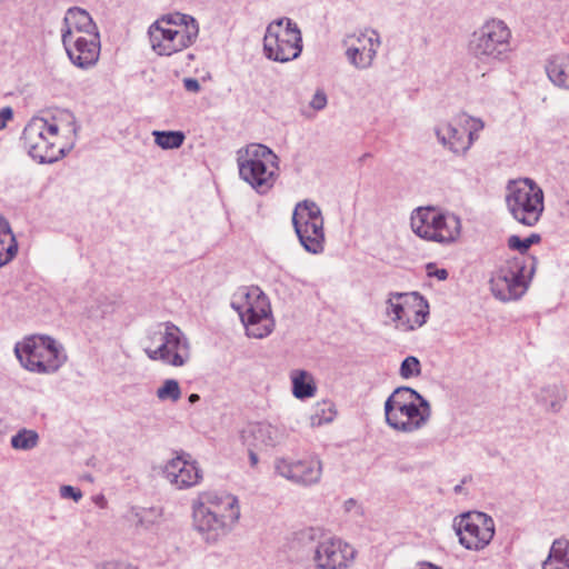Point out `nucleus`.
Segmentation results:
<instances>
[{"instance_id":"obj_1","label":"nucleus","mask_w":569,"mask_h":569,"mask_svg":"<svg viewBox=\"0 0 569 569\" xmlns=\"http://www.w3.org/2000/svg\"><path fill=\"white\" fill-rule=\"evenodd\" d=\"M239 517L238 499L230 493L203 492L192 506L193 528L209 545L223 538Z\"/></svg>"},{"instance_id":"obj_2","label":"nucleus","mask_w":569,"mask_h":569,"mask_svg":"<svg viewBox=\"0 0 569 569\" xmlns=\"http://www.w3.org/2000/svg\"><path fill=\"white\" fill-rule=\"evenodd\" d=\"M386 423L395 431L412 433L422 429L431 418L430 402L410 387H398L385 401Z\"/></svg>"},{"instance_id":"obj_3","label":"nucleus","mask_w":569,"mask_h":569,"mask_svg":"<svg viewBox=\"0 0 569 569\" xmlns=\"http://www.w3.org/2000/svg\"><path fill=\"white\" fill-rule=\"evenodd\" d=\"M14 355L26 370L40 375L54 373L67 361L63 347L49 336L23 338L16 343Z\"/></svg>"},{"instance_id":"obj_4","label":"nucleus","mask_w":569,"mask_h":569,"mask_svg":"<svg viewBox=\"0 0 569 569\" xmlns=\"http://www.w3.org/2000/svg\"><path fill=\"white\" fill-rule=\"evenodd\" d=\"M511 30L503 20L491 18L472 32L468 51L485 64L503 62L511 51Z\"/></svg>"},{"instance_id":"obj_5","label":"nucleus","mask_w":569,"mask_h":569,"mask_svg":"<svg viewBox=\"0 0 569 569\" xmlns=\"http://www.w3.org/2000/svg\"><path fill=\"white\" fill-rule=\"evenodd\" d=\"M147 341L144 352L151 360L172 367H182L190 360L189 340L172 322H161L150 329Z\"/></svg>"},{"instance_id":"obj_6","label":"nucleus","mask_w":569,"mask_h":569,"mask_svg":"<svg viewBox=\"0 0 569 569\" xmlns=\"http://www.w3.org/2000/svg\"><path fill=\"white\" fill-rule=\"evenodd\" d=\"M240 177L258 193H267L274 184L278 157L267 144H247L238 151Z\"/></svg>"},{"instance_id":"obj_7","label":"nucleus","mask_w":569,"mask_h":569,"mask_svg":"<svg viewBox=\"0 0 569 569\" xmlns=\"http://www.w3.org/2000/svg\"><path fill=\"white\" fill-rule=\"evenodd\" d=\"M231 307L238 312L249 337L261 339L271 333L270 302L258 287L240 288L232 297Z\"/></svg>"},{"instance_id":"obj_8","label":"nucleus","mask_w":569,"mask_h":569,"mask_svg":"<svg viewBox=\"0 0 569 569\" xmlns=\"http://www.w3.org/2000/svg\"><path fill=\"white\" fill-rule=\"evenodd\" d=\"M505 201L511 217L526 227H533L543 212V192L529 178L509 180Z\"/></svg>"},{"instance_id":"obj_9","label":"nucleus","mask_w":569,"mask_h":569,"mask_svg":"<svg viewBox=\"0 0 569 569\" xmlns=\"http://www.w3.org/2000/svg\"><path fill=\"white\" fill-rule=\"evenodd\" d=\"M264 56L272 61L288 62L302 52V36L290 18H279L270 22L263 38Z\"/></svg>"},{"instance_id":"obj_10","label":"nucleus","mask_w":569,"mask_h":569,"mask_svg":"<svg viewBox=\"0 0 569 569\" xmlns=\"http://www.w3.org/2000/svg\"><path fill=\"white\" fill-rule=\"evenodd\" d=\"M412 231L428 241L449 244L461 232L460 218L453 213H442L435 208H418L411 214Z\"/></svg>"},{"instance_id":"obj_11","label":"nucleus","mask_w":569,"mask_h":569,"mask_svg":"<svg viewBox=\"0 0 569 569\" xmlns=\"http://www.w3.org/2000/svg\"><path fill=\"white\" fill-rule=\"evenodd\" d=\"M325 220L320 207L311 200L298 202L292 212V226L303 249L312 254L325 250Z\"/></svg>"},{"instance_id":"obj_12","label":"nucleus","mask_w":569,"mask_h":569,"mask_svg":"<svg viewBox=\"0 0 569 569\" xmlns=\"http://www.w3.org/2000/svg\"><path fill=\"white\" fill-rule=\"evenodd\" d=\"M387 315L401 331H411L427 321L428 301L418 292H391L387 300Z\"/></svg>"},{"instance_id":"obj_13","label":"nucleus","mask_w":569,"mask_h":569,"mask_svg":"<svg viewBox=\"0 0 569 569\" xmlns=\"http://www.w3.org/2000/svg\"><path fill=\"white\" fill-rule=\"evenodd\" d=\"M453 528L462 547L481 551L492 541L496 525L489 515L481 511H468L455 518Z\"/></svg>"},{"instance_id":"obj_14","label":"nucleus","mask_w":569,"mask_h":569,"mask_svg":"<svg viewBox=\"0 0 569 569\" xmlns=\"http://www.w3.org/2000/svg\"><path fill=\"white\" fill-rule=\"evenodd\" d=\"M525 262L519 258L507 260L491 276L489 284L493 297L502 302L519 299L526 291Z\"/></svg>"},{"instance_id":"obj_15","label":"nucleus","mask_w":569,"mask_h":569,"mask_svg":"<svg viewBox=\"0 0 569 569\" xmlns=\"http://www.w3.org/2000/svg\"><path fill=\"white\" fill-rule=\"evenodd\" d=\"M356 555L357 550L342 539L326 537L315 547L312 561L316 569H348Z\"/></svg>"},{"instance_id":"obj_16","label":"nucleus","mask_w":569,"mask_h":569,"mask_svg":"<svg viewBox=\"0 0 569 569\" xmlns=\"http://www.w3.org/2000/svg\"><path fill=\"white\" fill-rule=\"evenodd\" d=\"M148 34L152 50L157 54L166 57L191 47L198 39L193 28L179 30L154 22L149 27Z\"/></svg>"},{"instance_id":"obj_17","label":"nucleus","mask_w":569,"mask_h":569,"mask_svg":"<svg viewBox=\"0 0 569 569\" xmlns=\"http://www.w3.org/2000/svg\"><path fill=\"white\" fill-rule=\"evenodd\" d=\"M276 472L287 480L299 486L309 487L320 481L322 462L317 456L299 460L278 458L274 460Z\"/></svg>"},{"instance_id":"obj_18","label":"nucleus","mask_w":569,"mask_h":569,"mask_svg":"<svg viewBox=\"0 0 569 569\" xmlns=\"http://www.w3.org/2000/svg\"><path fill=\"white\" fill-rule=\"evenodd\" d=\"M67 56L70 61L80 69H89L97 64L100 57V34H86L61 38Z\"/></svg>"},{"instance_id":"obj_19","label":"nucleus","mask_w":569,"mask_h":569,"mask_svg":"<svg viewBox=\"0 0 569 569\" xmlns=\"http://www.w3.org/2000/svg\"><path fill=\"white\" fill-rule=\"evenodd\" d=\"M485 123L479 118L468 114H460L453 123H441L436 127V136L439 142L461 141L467 137L468 142H475L480 139V132Z\"/></svg>"},{"instance_id":"obj_20","label":"nucleus","mask_w":569,"mask_h":569,"mask_svg":"<svg viewBox=\"0 0 569 569\" xmlns=\"http://www.w3.org/2000/svg\"><path fill=\"white\" fill-rule=\"evenodd\" d=\"M164 478L178 489L193 487L202 479V471L197 462L186 456H177L169 460L163 469Z\"/></svg>"},{"instance_id":"obj_21","label":"nucleus","mask_w":569,"mask_h":569,"mask_svg":"<svg viewBox=\"0 0 569 569\" xmlns=\"http://www.w3.org/2000/svg\"><path fill=\"white\" fill-rule=\"evenodd\" d=\"M357 41L360 46L349 47L346 51L348 61L357 69H368L377 56L380 47V37L378 32L371 30L368 33H361Z\"/></svg>"},{"instance_id":"obj_22","label":"nucleus","mask_w":569,"mask_h":569,"mask_svg":"<svg viewBox=\"0 0 569 569\" xmlns=\"http://www.w3.org/2000/svg\"><path fill=\"white\" fill-rule=\"evenodd\" d=\"M68 32L72 37L99 33L90 13L79 7L69 8L64 14L61 38H68Z\"/></svg>"},{"instance_id":"obj_23","label":"nucleus","mask_w":569,"mask_h":569,"mask_svg":"<svg viewBox=\"0 0 569 569\" xmlns=\"http://www.w3.org/2000/svg\"><path fill=\"white\" fill-rule=\"evenodd\" d=\"M542 569H569V540L558 538L553 540Z\"/></svg>"},{"instance_id":"obj_24","label":"nucleus","mask_w":569,"mask_h":569,"mask_svg":"<svg viewBox=\"0 0 569 569\" xmlns=\"http://www.w3.org/2000/svg\"><path fill=\"white\" fill-rule=\"evenodd\" d=\"M57 144H30L28 154L38 163H53L62 159L72 149L68 147L56 148Z\"/></svg>"},{"instance_id":"obj_25","label":"nucleus","mask_w":569,"mask_h":569,"mask_svg":"<svg viewBox=\"0 0 569 569\" xmlns=\"http://www.w3.org/2000/svg\"><path fill=\"white\" fill-rule=\"evenodd\" d=\"M549 80L561 89H569V56L551 59L546 66Z\"/></svg>"},{"instance_id":"obj_26","label":"nucleus","mask_w":569,"mask_h":569,"mask_svg":"<svg viewBox=\"0 0 569 569\" xmlns=\"http://www.w3.org/2000/svg\"><path fill=\"white\" fill-rule=\"evenodd\" d=\"M252 435L256 441L268 447H274L287 438L284 429L267 422L258 423L253 428Z\"/></svg>"},{"instance_id":"obj_27","label":"nucleus","mask_w":569,"mask_h":569,"mask_svg":"<svg viewBox=\"0 0 569 569\" xmlns=\"http://www.w3.org/2000/svg\"><path fill=\"white\" fill-rule=\"evenodd\" d=\"M127 521L137 529H149L158 519L154 508L131 507L126 513Z\"/></svg>"},{"instance_id":"obj_28","label":"nucleus","mask_w":569,"mask_h":569,"mask_svg":"<svg viewBox=\"0 0 569 569\" xmlns=\"http://www.w3.org/2000/svg\"><path fill=\"white\" fill-rule=\"evenodd\" d=\"M154 23L166 26L169 28H176L179 30H191V28H193L194 34L199 36V23L196 20V18H193L190 14L181 12L169 13L157 19Z\"/></svg>"},{"instance_id":"obj_29","label":"nucleus","mask_w":569,"mask_h":569,"mask_svg":"<svg viewBox=\"0 0 569 569\" xmlns=\"http://www.w3.org/2000/svg\"><path fill=\"white\" fill-rule=\"evenodd\" d=\"M292 393L298 399L312 397L316 392L310 375L305 370H295L291 373Z\"/></svg>"},{"instance_id":"obj_30","label":"nucleus","mask_w":569,"mask_h":569,"mask_svg":"<svg viewBox=\"0 0 569 569\" xmlns=\"http://www.w3.org/2000/svg\"><path fill=\"white\" fill-rule=\"evenodd\" d=\"M72 122L73 116L69 112H62L60 118L52 117L51 120L46 119V126H43L44 140L57 138L60 130L74 132V129L70 127Z\"/></svg>"},{"instance_id":"obj_31","label":"nucleus","mask_w":569,"mask_h":569,"mask_svg":"<svg viewBox=\"0 0 569 569\" xmlns=\"http://www.w3.org/2000/svg\"><path fill=\"white\" fill-rule=\"evenodd\" d=\"M336 415L337 411L335 405L331 401L323 400L318 402L310 416L311 426L319 427L323 423H329L333 421Z\"/></svg>"},{"instance_id":"obj_32","label":"nucleus","mask_w":569,"mask_h":569,"mask_svg":"<svg viewBox=\"0 0 569 569\" xmlns=\"http://www.w3.org/2000/svg\"><path fill=\"white\" fill-rule=\"evenodd\" d=\"M11 447L16 450H31L39 443V435L36 430L22 428L11 437Z\"/></svg>"},{"instance_id":"obj_33","label":"nucleus","mask_w":569,"mask_h":569,"mask_svg":"<svg viewBox=\"0 0 569 569\" xmlns=\"http://www.w3.org/2000/svg\"><path fill=\"white\" fill-rule=\"evenodd\" d=\"M43 126H46V119L40 117L32 118L23 129L22 139L27 142L44 140Z\"/></svg>"},{"instance_id":"obj_34","label":"nucleus","mask_w":569,"mask_h":569,"mask_svg":"<svg viewBox=\"0 0 569 569\" xmlns=\"http://www.w3.org/2000/svg\"><path fill=\"white\" fill-rule=\"evenodd\" d=\"M156 395L161 401L170 400L177 402L181 398L179 382L174 379L164 380L163 385L157 389Z\"/></svg>"},{"instance_id":"obj_35","label":"nucleus","mask_w":569,"mask_h":569,"mask_svg":"<svg viewBox=\"0 0 569 569\" xmlns=\"http://www.w3.org/2000/svg\"><path fill=\"white\" fill-rule=\"evenodd\" d=\"M540 241L541 237L539 233H531L526 239H521L519 236L512 234L508 238V247L511 250L526 253L532 244L539 243Z\"/></svg>"},{"instance_id":"obj_36","label":"nucleus","mask_w":569,"mask_h":569,"mask_svg":"<svg viewBox=\"0 0 569 569\" xmlns=\"http://www.w3.org/2000/svg\"><path fill=\"white\" fill-rule=\"evenodd\" d=\"M17 252L18 243L14 237H10V240L0 238V267L11 261Z\"/></svg>"},{"instance_id":"obj_37","label":"nucleus","mask_w":569,"mask_h":569,"mask_svg":"<svg viewBox=\"0 0 569 569\" xmlns=\"http://www.w3.org/2000/svg\"><path fill=\"white\" fill-rule=\"evenodd\" d=\"M421 373V365L417 357L408 356L400 366V376L403 379L418 377Z\"/></svg>"},{"instance_id":"obj_38","label":"nucleus","mask_w":569,"mask_h":569,"mask_svg":"<svg viewBox=\"0 0 569 569\" xmlns=\"http://www.w3.org/2000/svg\"><path fill=\"white\" fill-rule=\"evenodd\" d=\"M320 536V531L316 528H305L293 536V541L307 547L312 542L317 541Z\"/></svg>"},{"instance_id":"obj_39","label":"nucleus","mask_w":569,"mask_h":569,"mask_svg":"<svg viewBox=\"0 0 569 569\" xmlns=\"http://www.w3.org/2000/svg\"><path fill=\"white\" fill-rule=\"evenodd\" d=\"M154 142H183L186 136L182 131H152Z\"/></svg>"},{"instance_id":"obj_40","label":"nucleus","mask_w":569,"mask_h":569,"mask_svg":"<svg viewBox=\"0 0 569 569\" xmlns=\"http://www.w3.org/2000/svg\"><path fill=\"white\" fill-rule=\"evenodd\" d=\"M60 496L64 499L79 501L82 498V492L72 486H62L60 488Z\"/></svg>"},{"instance_id":"obj_41","label":"nucleus","mask_w":569,"mask_h":569,"mask_svg":"<svg viewBox=\"0 0 569 569\" xmlns=\"http://www.w3.org/2000/svg\"><path fill=\"white\" fill-rule=\"evenodd\" d=\"M426 270L428 277H435L440 281H445L448 278V271L446 269H438L433 262L427 263Z\"/></svg>"},{"instance_id":"obj_42","label":"nucleus","mask_w":569,"mask_h":569,"mask_svg":"<svg viewBox=\"0 0 569 569\" xmlns=\"http://www.w3.org/2000/svg\"><path fill=\"white\" fill-rule=\"evenodd\" d=\"M96 569H138L137 567L123 561H104L97 566Z\"/></svg>"},{"instance_id":"obj_43","label":"nucleus","mask_w":569,"mask_h":569,"mask_svg":"<svg viewBox=\"0 0 569 569\" xmlns=\"http://www.w3.org/2000/svg\"><path fill=\"white\" fill-rule=\"evenodd\" d=\"M327 104V96L323 91H317L311 101H310V106L311 108H313L315 110H322Z\"/></svg>"},{"instance_id":"obj_44","label":"nucleus","mask_w":569,"mask_h":569,"mask_svg":"<svg viewBox=\"0 0 569 569\" xmlns=\"http://www.w3.org/2000/svg\"><path fill=\"white\" fill-rule=\"evenodd\" d=\"M10 237H14L11 231L10 224L6 219L1 218L0 219V238L10 240Z\"/></svg>"},{"instance_id":"obj_45","label":"nucleus","mask_w":569,"mask_h":569,"mask_svg":"<svg viewBox=\"0 0 569 569\" xmlns=\"http://www.w3.org/2000/svg\"><path fill=\"white\" fill-rule=\"evenodd\" d=\"M13 116V111L10 107H4L0 111V129L6 127L8 120Z\"/></svg>"},{"instance_id":"obj_46","label":"nucleus","mask_w":569,"mask_h":569,"mask_svg":"<svg viewBox=\"0 0 569 569\" xmlns=\"http://www.w3.org/2000/svg\"><path fill=\"white\" fill-rule=\"evenodd\" d=\"M183 86L187 91L190 92H198L200 90V83L197 79L193 78H186L183 80Z\"/></svg>"},{"instance_id":"obj_47","label":"nucleus","mask_w":569,"mask_h":569,"mask_svg":"<svg viewBox=\"0 0 569 569\" xmlns=\"http://www.w3.org/2000/svg\"><path fill=\"white\" fill-rule=\"evenodd\" d=\"M449 146V149L455 153V154H466L467 151L469 150V146L470 144H448Z\"/></svg>"},{"instance_id":"obj_48","label":"nucleus","mask_w":569,"mask_h":569,"mask_svg":"<svg viewBox=\"0 0 569 569\" xmlns=\"http://www.w3.org/2000/svg\"><path fill=\"white\" fill-rule=\"evenodd\" d=\"M93 501H94V503H96L98 507H100V508H102V509H104V508L107 507V505H108L107 499H106V497H104L103 495H98V496H96V497L93 498Z\"/></svg>"},{"instance_id":"obj_49","label":"nucleus","mask_w":569,"mask_h":569,"mask_svg":"<svg viewBox=\"0 0 569 569\" xmlns=\"http://www.w3.org/2000/svg\"><path fill=\"white\" fill-rule=\"evenodd\" d=\"M87 312H88V317H90V318H100L103 316V312H98V311L93 310L92 308H89Z\"/></svg>"},{"instance_id":"obj_50","label":"nucleus","mask_w":569,"mask_h":569,"mask_svg":"<svg viewBox=\"0 0 569 569\" xmlns=\"http://www.w3.org/2000/svg\"><path fill=\"white\" fill-rule=\"evenodd\" d=\"M420 569H441V568L431 562H422Z\"/></svg>"},{"instance_id":"obj_51","label":"nucleus","mask_w":569,"mask_h":569,"mask_svg":"<svg viewBox=\"0 0 569 569\" xmlns=\"http://www.w3.org/2000/svg\"><path fill=\"white\" fill-rule=\"evenodd\" d=\"M188 400L190 403H196L200 400V396L198 393H191Z\"/></svg>"},{"instance_id":"obj_52","label":"nucleus","mask_w":569,"mask_h":569,"mask_svg":"<svg viewBox=\"0 0 569 569\" xmlns=\"http://www.w3.org/2000/svg\"><path fill=\"white\" fill-rule=\"evenodd\" d=\"M465 482H466V480H462V482H461V483L457 485V486L453 488L455 493H457V495H458V493H461V492H462V490H463V483H465Z\"/></svg>"},{"instance_id":"obj_53","label":"nucleus","mask_w":569,"mask_h":569,"mask_svg":"<svg viewBox=\"0 0 569 569\" xmlns=\"http://www.w3.org/2000/svg\"><path fill=\"white\" fill-rule=\"evenodd\" d=\"M250 461L252 466H256L258 463V457L254 452L250 451Z\"/></svg>"},{"instance_id":"obj_54","label":"nucleus","mask_w":569,"mask_h":569,"mask_svg":"<svg viewBox=\"0 0 569 569\" xmlns=\"http://www.w3.org/2000/svg\"><path fill=\"white\" fill-rule=\"evenodd\" d=\"M162 149L179 148L181 144H159Z\"/></svg>"},{"instance_id":"obj_55","label":"nucleus","mask_w":569,"mask_h":569,"mask_svg":"<svg viewBox=\"0 0 569 569\" xmlns=\"http://www.w3.org/2000/svg\"><path fill=\"white\" fill-rule=\"evenodd\" d=\"M370 157H371V154H370V153H365V154L359 159V161H360V162H363V161H366V160H367L368 158H370Z\"/></svg>"}]
</instances>
